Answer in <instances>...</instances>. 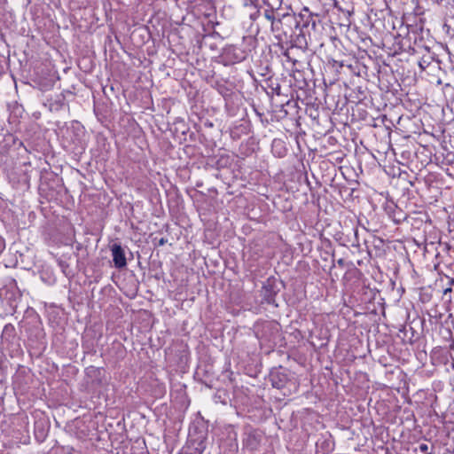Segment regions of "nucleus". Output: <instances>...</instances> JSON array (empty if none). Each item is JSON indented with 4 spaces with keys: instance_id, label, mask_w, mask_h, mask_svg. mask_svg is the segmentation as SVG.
<instances>
[{
    "instance_id": "2f4dec72",
    "label": "nucleus",
    "mask_w": 454,
    "mask_h": 454,
    "mask_svg": "<svg viewBox=\"0 0 454 454\" xmlns=\"http://www.w3.org/2000/svg\"><path fill=\"white\" fill-rule=\"evenodd\" d=\"M213 88L217 90V92L223 98V99L229 96H231V94L235 92L232 90V89L229 88L225 83L220 81H215Z\"/></svg>"
},
{
    "instance_id": "bf43d9fd",
    "label": "nucleus",
    "mask_w": 454,
    "mask_h": 454,
    "mask_svg": "<svg viewBox=\"0 0 454 454\" xmlns=\"http://www.w3.org/2000/svg\"><path fill=\"white\" fill-rule=\"evenodd\" d=\"M66 448H67V451H68V452H70L71 450H74L72 447H69V446H67Z\"/></svg>"
},
{
    "instance_id": "a878e982",
    "label": "nucleus",
    "mask_w": 454,
    "mask_h": 454,
    "mask_svg": "<svg viewBox=\"0 0 454 454\" xmlns=\"http://www.w3.org/2000/svg\"><path fill=\"white\" fill-rule=\"evenodd\" d=\"M48 429L44 420H37L35 422V437L37 442H42L45 440Z\"/></svg>"
},
{
    "instance_id": "72a5a7b5",
    "label": "nucleus",
    "mask_w": 454,
    "mask_h": 454,
    "mask_svg": "<svg viewBox=\"0 0 454 454\" xmlns=\"http://www.w3.org/2000/svg\"><path fill=\"white\" fill-rule=\"evenodd\" d=\"M204 450H203V446L197 447L186 442V444L182 447L177 454H202Z\"/></svg>"
},
{
    "instance_id": "aec40b11",
    "label": "nucleus",
    "mask_w": 454,
    "mask_h": 454,
    "mask_svg": "<svg viewBox=\"0 0 454 454\" xmlns=\"http://www.w3.org/2000/svg\"><path fill=\"white\" fill-rule=\"evenodd\" d=\"M329 67H340V69H345V73L350 72L360 75V70L356 71L359 67L358 62L354 60L353 63H348L346 60H335L333 59H329Z\"/></svg>"
},
{
    "instance_id": "c85d7f7f",
    "label": "nucleus",
    "mask_w": 454,
    "mask_h": 454,
    "mask_svg": "<svg viewBox=\"0 0 454 454\" xmlns=\"http://www.w3.org/2000/svg\"><path fill=\"white\" fill-rule=\"evenodd\" d=\"M348 32H351L350 36L352 37V42L355 43L358 48L361 46L359 45V43L357 42V39H360L361 43L364 46H368L369 43H372V38L370 36H364V33L362 32L361 35L359 34V30H348Z\"/></svg>"
},
{
    "instance_id": "7c9ffc66",
    "label": "nucleus",
    "mask_w": 454,
    "mask_h": 454,
    "mask_svg": "<svg viewBox=\"0 0 454 454\" xmlns=\"http://www.w3.org/2000/svg\"><path fill=\"white\" fill-rule=\"evenodd\" d=\"M34 82L37 84L38 88L43 91H47L51 90L54 85V78L53 76L43 78L41 76H37Z\"/></svg>"
},
{
    "instance_id": "6e6d98bb",
    "label": "nucleus",
    "mask_w": 454,
    "mask_h": 454,
    "mask_svg": "<svg viewBox=\"0 0 454 454\" xmlns=\"http://www.w3.org/2000/svg\"><path fill=\"white\" fill-rule=\"evenodd\" d=\"M302 83H303V85H301V84L298 85L299 89H303V87L307 85V82L305 79L302 80Z\"/></svg>"
},
{
    "instance_id": "f704fd0d",
    "label": "nucleus",
    "mask_w": 454,
    "mask_h": 454,
    "mask_svg": "<svg viewBox=\"0 0 454 454\" xmlns=\"http://www.w3.org/2000/svg\"><path fill=\"white\" fill-rule=\"evenodd\" d=\"M432 298H433V294H432V290H430V288L421 287L419 289V300L420 302H422L424 304L429 303L432 301Z\"/></svg>"
},
{
    "instance_id": "5701e85b",
    "label": "nucleus",
    "mask_w": 454,
    "mask_h": 454,
    "mask_svg": "<svg viewBox=\"0 0 454 454\" xmlns=\"http://www.w3.org/2000/svg\"><path fill=\"white\" fill-rule=\"evenodd\" d=\"M421 49L427 51V53L421 57L420 60L419 61V66L421 70H426V68L429 67L432 62H437L438 54L432 52L430 48L425 45L424 47H421Z\"/></svg>"
},
{
    "instance_id": "a18cd8bd",
    "label": "nucleus",
    "mask_w": 454,
    "mask_h": 454,
    "mask_svg": "<svg viewBox=\"0 0 454 454\" xmlns=\"http://www.w3.org/2000/svg\"><path fill=\"white\" fill-rule=\"evenodd\" d=\"M419 450H420V452H422V453H425V454H430V453H428V452H427V451H428V445H427V444H426V443H420V444L419 445Z\"/></svg>"
},
{
    "instance_id": "c756f323",
    "label": "nucleus",
    "mask_w": 454,
    "mask_h": 454,
    "mask_svg": "<svg viewBox=\"0 0 454 454\" xmlns=\"http://www.w3.org/2000/svg\"><path fill=\"white\" fill-rule=\"evenodd\" d=\"M85 373L89 378L92 379L93 383H97L98 385L102 384V379H101L102 368L90 366V367L86 368Z\"/></svg>"
},
{
    "instance_id": "09e8293b",
    "label": "nucleus",
    "mask_w": 454,
    "mask_h": 454,
    "mask_svg": "<svg viewBox=\"0 0 454 454\" xmlns=\"http://www.w3.org/2000/svg\"><path fill=\"white\" fill-rule=\"evenodd\" d=\"M328 142H329V144H330V145H335V144H336V142H337V140H336V138H335V137H330L328 138Z\"/></svg>"
},
{
    "instance_id": "8fccbe9b",
    "label": "nucleus",
    "mask_w": 454,
    "mask_h": 454,
    "mask_svg": "<svg viewBox=\"0 0 454 454\" xmlns=\"http://www.w3.org/2000/svg\"><path fill=\"white\" fill-rule=\"evenodd\" d=\"M166 243H167V239H164V238H161V239L158 241V246H164Z\"/></svg>"
},
{
    "instance_id": "4be33fe9",
    "label": "nucleus",
    "mask_w": 454,
    "mask_h": 454,
    "mask_svg": "<svg viewBox=\"0 0 454 454\" xmlns=\"http://www.w3.org/2000/svg\"><path fill=\"white\" fill-rule=\"evenodd\" d=\"M287 147L286 143L282 138H274L271 143V152L272 153L278 157L284 158L287 154Z\"/></svg>"
},
{
    "instance_id": "de8ad7c7",
    "label": "nucleus",
    "mask_w": 454,
    "mask_h": 454,
    "mask_svg": "<svg viewBox=\"0 0 454 454\" xmlns=\"http://www.w3.org/2000/svg\"><path fill=\"white\" fill-rule=\"evenodd\" d=\"M355 238H356V241H357V244H356V245L353 244L352 246H353V247H359V246H360V245H359V243H358V231H357V230H355Z\"/></svg>"
},
{
    "instance_id": "37998d69",
    "label": "nucleus",
    "mask_w": 454,
    "mask_h": 454,
    "mask_svg": "<svg viewBox=\"0 0 454 454\" xmlns=\"http://www.w3.org/2000/svg\"><path fill=\"white\" fill-rule=\"evenodd\" d=\"M75 249L77 252L83 251L84 253L82 254V259H86L89 255L86 247L82 243L75 242Z\"/></svg>"
},
{
    "instance_id": "3c124183",
    "label": "nucleus",
    "mask_w": 454,
    "mask_h": 454,
    "mask_svg": "<svg viewBox=\"0 0 454 454\" xmlns=\"http://www.w3.org/2000/svg\"><path fill=\"white\" fill-rule=\"evenodd\" d=\"M340 27H350V22H349L348 19L347 18V22L340 23Z\"/></svg>"
},
{
    "instance_id": "0eeeda50",
    "label": "nucleus",
    "mask_w": 454,
    "mask_h": 454,
    "mask_svg": "<svg viewBox=\"0 0 454 454\" xmlns=\"http://www.w3.org/2000/svg\"><path fill=\"white\" fill-rule=\"evenodd\" d=\"M284 20L286 21L294 20L295 28H315L321 22L320 16L310 12L308 8H304L297 17L286 15L284 16Z\"/></svg>"
},
{
    "instance_id": "338daca9",
    "label": "nucleus",
    "mask_w": 454,
    "mask_h": 454,
    "mask_svg": "<svg viewBox=\"0 0 454 454\" xmlns=\"http://www.w3.org/2000/svg\"><path fill=\"white\" fill-rule=\"evenodd\" d=\"M129 254L130 257H133V254L130 251H129Z\"/></svg>"
},
{
    "instance_id": "ea45409f",
    "label": "nucleus",
    "mask_w": 454,
    "mask_h": 454,
    "mask_svg": "<svg viewBox=\"0 0 454 454\" xmlns=\"http://www.w3.org/2000/svg\"><path fill=\"white\" fill-rule=\"evenodd\" d=\"M326 72L330 71L331 73L334 74L336 77H334V80H340V75L342 73H345V69H340V67H329V61L326 64Z\"/></svg>"
},
{
    "instance_id": "1a4fd4ad",
    "label": "nucleus",
    "mask_w": 454,
    "mask_h": 454,
    "mask_svg": "<svg viewBox=\"0 0 454 454\" xmlns=\"http://www.w3.org/2000/svg\"><path fill=\"white\" fill-rule=\"evenodd\" d=\"M366 250L371 258L383 257L387 252V247L383 239L372 236L370 239H365Z\"/></svg>"
},
{
    "instance_id": "423d86ee",
    "label": "nucleus",
    "mask_w": 454,
    "mask_h": 454,
    "mask_svg": "<svg viewBox=\"0 0 454 454\" xmlns=\"http://www.w3.org/2000/svg\"><path fill=\"white\" fill-rule=\"evenodd\" d=\"M239 42L226 46L222 54L218 57L219 63L223 66H231L237 63H240L247 59L246 51H243L241 47H239Z\"/></svg>"
},
{
    "instance_id": "2eb2a0df",
    "label": "nucleus",
    "mask_w": 454,
    "mask_h": 454,
    "mask_svg": "<svg viewBox=\"0 0 454 454\" xmlns=\"http://www.w3.org/2000/svg\"><path fill=\"white\" fill-rule=\"evenodd\" d=\"M285 36L289 37L291 47H296L301 50L308 48V41L304 30H288L285 31Z\"/></svg>"
},
{
    "instance_id": "cd10ccee",
    "label": "nucleus",
    "mask_w": 454,
    "mask_h": 454,
    "mask_svg": "<svg viewBox=\"0 0 454 454\" xmlns=\"http://www.w3.org/2000/svg\"><path fill=\"white\" fill-rule=\"evenodd\" d=\"M70 259V255L68 257H67L66 255H61L57 258L58 265L59 266V268L61 269L62 272L66 277L74 276V271L71 270L70 265L67 262Z\"/></svg>"
},
{
    "instance_id": "13d9d810",
    "label": "nucleus",
    "mask_w": 454,
    "mask_h": 454,
    "mask_svg": "<svg viewBox=\"0 0 454 454\" xmlns=\"http://www.w3.org/2000/svg\"><path fill=\"white\" fill-rule=\"evenodd\" d=\"M338 109L341 110V109H342V106H341V107H339V103L337 102V103H336V106H335V109H334V110H338Z\"/></svg>"
},
{
    "instance_id": "4468645a",
    "label": "nucleus",
    "mask_w": 454,
    "mask_h": 454,
    "mask_svg": "<svg viewBox=\"0 0 454 454\" xmlns=\"http://www.w3.org/2000/svg\"><path fill=\"white\" fill-rule=\"evenodd\" d=\"M437 67L449 78L454 76V56L449 51H446L442 55H438Z\"/></svg>"
},
{
    "instance_id": "c9c22d12",
    "label": "nucleus",
    "mask_w": 454,
    "mask_h": 454,
    "mask_svg": "<svg viewBox=\"0 0 454 454\" xmlns=\"http://www.w3.org/2000/svg\"><path fill=\"white\" fill-rule=\"evenodd\" d=\"M16 335L15 327L12 324H7L4 325V330L2 332V338L6 340H10L13 339Z\"/></svg>"
},
{
    "instance_id": "79ce46f5",
    "label": "nucleus",
    "mask_w": 454,
    "mask_h": 454,
    "mask_svg": "<svg viewBox=\"0 0 454 454\" xmlns=\"http://www.w3.org/2000/svg\"><path fill=\"white\" fill-rule=\"evenodd\" d=\"M200 135L198 133V131H192L189 129V132L187 133V138L189 143H194L198 139H200Z\"/></svg>"
},
{
    "instance_id": "f3484780",
    "label": "nucleus",
    "mask_w": 454,
    "mask_h": 454,
    "mask_svg": "<svg viewBox=\"0 0 454 454\" xmlns=\"http://www.w3.org/2000/svg\"><path fill=\"white\" fill-rule=\"evenodd\" d=\"M225 110L230 116H237L241 106V98L237 92L224 99Z\"/></svg>"
},
{
    "instance_id": "ddd939ff",
    "label": "nucleus",
    "mask_w": 454,
    "mask_h": 454,
    "mask_svg": "<svg viewBox=\"0 0 454 454\" xmlns=\"http://www.w3.org/2000/svg\"><path fill=\"white\" fill-rule=\"evenodd\" d=\"M114 266L121 270L127 267V256L125 247L121 243H114L110 246Z\"/></svg>"
},
{
    "instance_id": "7ed1b4c3",
    "label": "nucleus",
    "mask_w": 454,
    "mask_h": 454,
    "mask_svg": "<svg viewBox=\"0 0 454 454\" xmlns=\"http://www.w3.org/2000/svg\"><path fill=\"white\" fill-rule=\"evenodd\" d=\"M115 41L124 48L129 43L141 48L153 38L152 30H112Z\"/></svg>"
},
{
    "instance_id": "864d4df0",
    "label": "nucleus",
    "mask_w": 454,
    "mask_h": 454,
    "mask_svg": "<svg viewBox=\"0 0 454 454\" xmlns=\"http://www.w3.org/2000/svg\"><path fill=\"white\" fill-rule=\"evenodd\" d=\"M448 280H449V285H450V286L451 287V286H453V285H454V278H449V277H448Z\"/></svg>"
},
{
    "instance_id": "e2e57ef3",
    "label": "nucleus",
    "mask_w": 454,
    "mask_h": 454,
    "mask_svg": "<svg viewBox=\"0 0 454 454\" xmlns=\"http://www.w3.org/2000/svg\"><path fill=\"white\" fill-rule=\"evenodd\" d=\"M310 116L314 119V117H317V114L315 115V114H310Z\"/></svg>"
},
{
    "instance_id": "6ab92c4d",
    "label": "nucleus",
    "mask_w": 454,
    "mask_h": 454,
    "mask_svg": "<svg viewBox=\"0 0 454 454\" xmlns=\"http://www.w3.org/2000/svg\"><path fill=\"white\" fill-rule=\"evenodd\" d=\"M317 454H330L334 450V441L331 434L327 437L322 435L317 442Z\"/></svg>"
},
{
    "instance_id": "052dcab7",
    "label": "nucleus",
    "mask_w": 454,
    "mask_h": 454,
    "mask_svg": "<svg viewBox=\"0 0 454 454\" xmlns=\"http://www.w3.org/2000/svg\"><path fill=\"white\" fill-rule=\"evenodd\" d=\"M343 14H344L345 16H347V15H348V16H349V15H350V12H348V11L347 12H343Z\"/></svg>"
},
{
    "instance_id": "a211bd4d",
    "label": "nucleus",
    "mask_w": 454,
    "mask_h": 454,
    "mask_svg": "<svg viewBox=\"0 0 454 454\" xmlns=\"http://www.w3.org/2000/svg\"><path fill=\"white\" fill-rule=\"evenodd\" d=\"M171 131L180 144L188 143L187 133L189 132V127L184 120L175 121L174 129Z\"/></svg>"
},
{
    "instance_id": "39448f33",
    "label": "nucleus",
    "mask_w": 454,
    "mask_h": 454,
    "mask_svg": "<svg viewBox=\"0 0 454 454\" xmlns=\"http://www.w3.org/2000/svg\"><path fill=\"white\" fill-rule=\"evenodd\" d=\"M281 325L276 320L262 321L254 325L255 336L263 342L276 344L280 337Z\"/></svg>"
},
{
    "instance_id": "0e129e2a",
    "label": "nucleus",
    "mask_w": 454,
    "mask_h": 454,
    "mask_svg": "<svg viewBox=\"0 0 454 454\" xmlns=\"http://www.w3.org/2000/svg\"><path fill=\"white\" fill-rule=\"evenodd\" d=\"M27 34L25 36L28 37V36H30V35H29L30 30H27Z\"/></svg>"
},
{
    "instance_id": "a19ab883",
    "label": "nucleus",
    "mask_w": 454,
    "mask_h": 454,
    "mask_svg": "<svg viewBox=\"0 0 454 454\" xmlns=\"http://www.w3.org/2000/svg\"><path fill=\"white\" fill-rule=\"evenodd\" d=\"M450 15H448L444 20L443 27L444 28H453L454 27V10L450 12Z\"/></svg>"
},
{
    "instance_id": "412c9836",
    "label": "nucleus",
    "mask_w": 454,
    "mask_h": 454,
    "mask_svg": "<svg viewBox=\"0 0 454 454\" xmlns=\"http://www.w3.org/2000/svg\"><path fill=\"white\" fill-rule=\"evenodd\" d=\"M233 158L227 154L220 155L218 158H211L207 164L215 167L217 169L231 168L233 163Z\"/></svg>"
},
{
    "instance_id": "393cba45",
    "label": "nucleus",
    "mask_w": 454,
    "mask_h": 454,
    "mask_svg": "<svg viewBox=\"0 0 454 454\" xmlns=\"http://www.w3.org/2000/svg\"><path fill=\"white\" fill-rule=\"evenodd\" d=\"M220 448L223 450L225 454H236L238 452V442L235 437H227L223 440Z\"/></svg>"
},
{
    "instance_id": "69168bd1",
    "label": "nucleus",
    "mask_w": 454,
    "mask_h": 454,
    "mask_svg": "<svg viewBox=\"0 0 454 454\" xmlns=\"http://www.w3.org/2000/svg\"><path fill=\"white\" fill-rule=\"evenodd\" d=\"M327 243H328V247H331V241L330 240H327Z\"/></svg>"
},
{
    "instance_id": "e433bc0d",
    "label": "nucleus",
    "mask_w": 454,
    "mask_h": 454,
    "mask_svg": "<svg viewBox=\"0 0 454 454\" xmlns=\"http://www.w3.org/2000/svg\"><path fill=\"white\" fill-rule=\"evenodd\" d=\"M268 87L270 90V91H267V94H276L278 96L281 95V86L278 82L272 81L271 79H269L268 81Z\"/></svg>"
},
{
    "instance_id": "9b49d317",
    "label": "nucleus",
    "mask_w": 454,
    "mask_h": 454,
    "mask_svg": "<svg viewBox=\"0 0 454 454\" xmlns=\"http://www.w3.org/2000/svg\"><path fill=\"white\" fill-rule=\"evenodd\" d=\"M207 34L196 33L195 38L199 48L207 46L212 50L217 49L218 43L223 40V37L216 30H208Z\"/></svg>"
},
{
    "instance_id": "b1692460",
    "label": "nucleus",
    "mask_w": 454,
    "mask_h": 454,
    "mask_svg": "<svg viewBox=\"0 0 454 454\" xmlns=\"http://www.w3.org/2000/svg\"><path fill=\"white\" fill-rule=\"evenodd\" d=\"M257 39L254 35H241V43H239V47H241L243 51H246V54L251 51L253 49L256 47Z\"/></svg>"
},
{
    "instance_id": "dca6fc26",
    "label": "nucleus",
    "mask_w": 454,
    "mask_h": 454,
    "mask_svg": "<svg viewBox=\"0 0 454 454\" xmlns=\"http://www.w3.org/2000/svg\"><path fill=\"white\" fill-rule=\"evenodd\" d=\"M384 210L395 224L402 223L408 217V215L394 202L387 203Z\"/></svg>"
},
{
    "instance_id": "f8f14e48",
    "label": "nucleus",
    "mask_w": 454,
    "mask_h": 454,
    "mask_svg": "<svg viewBox=\"0 0 454 454\" xmlns=\"http://www.w3.org/2000/svg\"><path fill=\"white\" fill-rule=\"evenodd\" d=\"M263 433L259 429H250L245 432L243 446L250 451H255L261 446Z\"/></svg>"
},
{
    "instance_id": "473e14b6",
    "label": "nucleus",
    "mask_w": 454,
    "mask_h": 454,
    "mask_svg": "<svg viewBox=\"0 0 454 454\" xmlns=\"http://www.w3.org/2000/svg\"><path fill=\"white\" fill-rule=\"evenodd\" d=\"M65 100H66L65 95L62 92L56 95L54 98H49L48 102H49L51 110H52V109L59 110L60 108H62V106H65Z\"/></svg>"
},
{
    "instance_id": "20e7f679",
    "label": "nucleus",
    "mask_w": 454,
    "mask_h": 454,
    "mask_svg": "<svg viewBox=\"0 0 454 454\" xmlns=\"http://www.w3.org/2000/svg\"><path fill=\"white\" fill-rule=\"evenodd\" d=\"M286 287L285 282L271 276L268 278L263 283L260 293L261 301L260 304L271 305L274 308H278L279 304L276 301L278 293Z\"/></svg>"
},
{
    "instance_id": "58836bf2",
    "label": "nucleus",
    "mask_w": 454,
    "mask_h": 454,
    "mask_svg": "<svg viewBox=\"0 0 454 454\" xmlns=\"http://www.w3.org/2000/svg\"><path fill=\"white\" fill-rule=\"evenodd\" d=\"M328 41L334 46L336 49H340L343 46V43L340 37L337 35H330L328 36Z\"/></svg>"
},
{
    "instance_id": "f03ea898",
    "label": "nucleus",
    "mask_w": 454,
    "mask_h": 454,
    "mask_svg": "<svg viewBox=\"0 0 454 454\" xmlns=\"http://www.w3.org/2000/svg\"><path fill=\"white\" fill-rule=\"evenodd\" d=\"M269 380L273 387L283 390L284 395H290L293 389H297L298 387L294 373L283 366L271 369Z\"/></svg>"
},
{
    "instance_id": "4d7b16f0",
    "label": "nucleus",
    "mask_w": 454,
    "mask_h": 454,
    "mask_svg": "<svg viewBox=\"0 0 454 454\" xmlns=\"http://www.w3.org/2000/svg\"><path fill=\"white\" fill-rule=\"evenodd\" d=\"M169 31V34L168 35V36L170 35V34H173V35H177V33L179 32V30H176V29H174V30H168Z\"/></svg>"
},
{
    "instance_id": "603ef678",
    "label": "nucleus",
    "mask_w": 454,
    "mask_h": 454,
    "mask_svg": "<svg viewBox=\"0 0 454 454\" xmlns=\"http://www.w3.org/2000/svg\"><path fill=\"white\" fill-rule=\"evenodd\" d=\"M337 263H338V265H339V266H340V267H344V266H345V261H344V259H342V258L339 259V260L337 261Z\"/></svg>"
},
{
    "instance_id": "774afa93",
    "label": "nucleus",
    "mask_w": 454,
    "mask_h": 454,
    "mask_svg": "<svg viewBox=\"0 0 454 454\" xmlns=\"http://www.w3.org/2000/svg\"><path fill=\"white\" fill-rule=\"evenodd\" d=\"M452 367H453V369H454V363L452 364Z\"/></svg>"
},
{
    "instance_id": "bb28decb",
    "label": "nucleus",
    "mask_w": 454,
    "mask_h": 454,
    "mask_svg": "<svg viewBox=\"0 0 454 454\" xmlns=\"http://www.w3.org/2000/svg\"><path fill=\"white\" fill-rule=\"evenodd\" d=\"M315 112L317 113V117H314V121H317V125H323L325 128L324 129L318 130L317 132L323 135L327 134L333 127V123L331 118L328 116H323L320 118L317 110H315Z\"/></svg>"
},
{
    "instance_id": "5fc2aeb1",
    "label": "nucleus",
    "mask_w": 454,
    "mask_h": 454,
    "mask_svg": "<svg viewBox=\"0 0 454 454\" xmlns=\"http://www.w3.org/2000/svg\"><path fill=\"white\" fill-rule=\"evenodd\" d=\"M334 252L332 253V268L335 266Z\"/></svg>"
},
{
    "instance_id": "4c0bfd02",
    "label": "nucleus",
    "mask_w": 454,
    "mask_h": 454,
    "mask_svg": "<svg viewBox=\"0 0 454 454\" xmlns=\"http://www.w3.org/2000/svg\"><path fill=\"white\" fill-rule=\"evenodd\" d=\"M240 132L242 133H247V126L244 124H240L239 126H235L233 129H231V137L232 138H239Z\"/></svg>"
},
{
    "instance_id": "680f3d73",
    "label": "nucleus",
    "mask_w": 454,
    "mask_h": 454,
    "mask_svg": "<svg viewBox=\"0 0 454 454\" xmlns=\"http://www.w3.org/2000/svg\"><path fill=\"white\" fill-rule=\"evenodd\" d=\"M76 256H77V263H79L80 262V257H79V254L78 253L76 254Z\"/></svg>"
},
{
    "instance_id": "f257e3e1",
    "label": "nucleus",
    "mask_w": 454,
    "mask_h": 454,
    "mask_svg": "<svg viewBox=\"0 0 454 454\" xmlns=\"http://www.w3.org/2000/svg\"><path fill=\"white\" fill-rule=\"evenodd\" d=\"M422 41L423 39L418 33V30H405L404 35L386 30L382 36L381 43L383 47L393 50L395 53L397 51L417 53L421 47H424Z\"/></svg>"
},
{
    "instance_id": "9d476101",
    "label": "nucleus",
    "mask_w": 454,
    "mask_h": 454,
    "mask_svg": "<svg viewBox=\"0 0 454 454\" xmlns=\"http://www.w3.org/2000/svg\"><path fill=\"white\" fill-rule=\"evenodd\" d=\"M20 296L17 282L12 278H9L5 285L0 287V298L6 300L10 306H13V302L20 298Z\"/></svg>"
},
{
    "instance_id": "6e6552de",
    "label": "nucleus",
    "mask_w": 454,
    "mask_h": 454,
    "mask_svg": "<svg viewBox=\"0 0 454 454\" xmlns=\"http://www.w3.org/2000/svg\"><path fill=\"white\" fill-rule=\"evenodd\" d=\"M207 434V427L204 421L194 422L189 428L188 440L186 442L197 447L203 446V450H206Z\"/></svg>"
},
{
    "instance_id": "49530a36",
    "label": "nucleus",
    "mask_w": 454,
    "mask_h": 454,
    "mask_svg": "<svg viewBox=\"0 0 454 454\" xmlns=\"http://www.w3.org/2000/svg\"><path fill=\"white\" fill-rule=\"evenodd\" d=\"M425 20H426V17H419V23H416L415 26L416 27L419 26L420 27L419 28H422V27L425 23Z\"/></svg>"
},
{
    "instance_id": "c03bdc74",
    "label": "nucleus",
    "mask_w": 454,
    "mask_h": 454,
    "mask_svg": "<svg viewBox=\"0 0 454 454\" xmlns=\"http://www.w3.org/2000/svg\"><path fill=\"white\" fill-rule=\"evenodd\" d=\"M451 292H452V288L450 286L446 287L443 290V298H445L447 301H451V296L450 294Z\"/></svg>"
}]
</instances>
